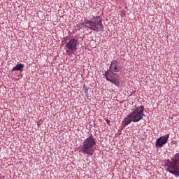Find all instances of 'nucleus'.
Listing matches in <instances>:
<instances>
[{"mask_svg": "<svg viewBox=\"0 0 179 179\" xmlns=\"http://www.w3.org/2000/svg\"><path fill=\"white\" fill-rule=\"evenodd\" d=\"M85 29L92 30V31H103L104 26H103V20L100 16H94L91 20H86L84 23Z\"/></svg>", "mask_w": 179, "mask_h": 179, "instance_id": "1", "label": "nucleus"}, {"mask_svg": "<svg viewBox=\"0 0 179 179\" xmlns=\"http://www.w3.org/2000/svg\"><path fill=\"white\" fill-rule=\"evenodd\" d=\"M107 124H110V120L106 121Z\"/></svg>", "mask_w": 179, "mask_h": 179, "instance_id": "12", "label": "nucleus"}, {"mask_svg": "<svg viewBox=\"0 0 179 179\" xmlns=\"http://www.w3.org/2000/svg\"><path fill=\"white\" fill-rule=\"evenodd\" d=\"M105 78L110 83H113L115 86H120V76H116L115 73L107 71L105 72Z\"/></svg>", "mask_w": 179, "mask_h": 179, "instance_id": "6", "label": "nucleus"}, {"mask_svg": "<svg viewBox=\"0 0 179 179\" xmlns=\"http://www.w3.org/2000/svg\"><path fill=\"white\" fill-rule=\"evenodd\" d=\"M131 122H132V118L128 117V115H127V117H125L124 120L122 122V125L124 127V128H125L127 125H129V124H131Z\"/></svg>", "mask_w": 179, "mask_h": 179, "instance_id": "9", "label": "nucleus"}, {"mask_svg": "<svg viewBox=\"0 0 179 179\" xmlns=\"http://www.w3.org/2000/svg\"><path fill=\"white\" fill-rule=\"evenodd\" d=\"M167 170L175 177H179V152L175 155L171 160H168L166 163Z\"/></svg>", "mask_w": 179, "mask_h": 179, "instance_id": "3", "label": "nucleus"}, {"mask_svg": "<svg viewBox=\"0 0 179 179\" xmlns=\"http://www.w3.org/2000/svg\"><path fill=\"white\" fill-rule=\"evenodd\" d=\"M79 45V41L75 38H71L66 41L65 50L68 55L71 54H75V52L78 50V45Z\"/></svg>", "mask_w": 179, "mask_h": 179, "instance_id": "4", "label": "nucleus"}, {"mask_svg": "<svg viewBox=\"0 0 179 179\" xmlns=\"http://www.w3.org/2000/svg\"><path fill=\"white\" fill-rule=\"evenodd\" d=\"M109 71L113 72H119L120 71V65L118 64V62L113 60L111 62V64L109 66Z\"/></svg>", "mask_w": 179, "mask_h": 179, "instance_id": "8", "label": "nucleus"}, {"mask_svg": "<svg viewBox=\"0 0 179 179\" xmlns=\"http://www.w3.org/2000/svg\"><path fill=\"white\" fill-rule=\"evenodd\" d=\"M94 146H96V141H94L93 136H90L84 140L81 147V152L83 155L93 156V154L94 153L93 148H94Z\"/></svg>", "mask_w": 179, "mask_h": 179, "instance_id": "2", "label": "nucleus"}, {"mask_svg": "<svg viewBox=\"0 0 179 179\" xmlns=\"http://www.w3.org/2000/svg\"><path fill=\"white\" fill-rule=\"evenodd\" d=\"M24 68V64H19L12 69V71H22Z\"/></svg>", "mask_w": 179, "mask_h": 179, "instance_id": "10", "label": "nucleus"}, {"mask_svg": "<svg viewBox=\"0 0 179 179\" xmlns=\"http://www.w3.org/2000/svg\"><path fill=\"white\" fill-rule=\"evenodd\" d=\"M169 138H170V134L162 136L157 139L155 143L156 148H162L163 145H166V143L169 141Z\"/></svg>", "mask_w": 179, "mask_h": 179, "instance_id": "7", "label": "nucleus"}, {"mask_svg": "<svg viewBox=\"0 0 179 179\" xmlns=\"http://www.w3.org/2000/svg\"><path fill=\"white\" fill-rule=\"evenodd\" d=\"M84 92L85 94H89V87H86L85 85H83Z\"/></svg>", "mask_w": 179, "mask_h": 179, "instance_id": "11", "label": "nucleus"}, {"mask_svg": "<svg viewBox=\"0 0 179 179\" xmlns=\"http://www.w3.org/2000/svg\"><path fill=\"white\" fill-rule=\"evenodd\" d=\"M145 108L141 106L140 107L135 106L132 113L128 115V117L131 118L132 122H139L143 118V111Z\"/></svg>", "mask_w": 179, "mask_h": 179, "instance_id": "5", "label": "nucleus"}]
</instances>
